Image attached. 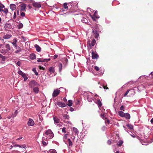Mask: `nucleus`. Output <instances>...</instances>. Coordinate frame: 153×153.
I'll return each mask as SVG.
<instances>
[{"label": "nucleus", "instance_id": "obj_1", "mask_svg": "<svg viewBox=\"0 0 153 153\" xmlns=\"http://www.w3.org/2000/svg\"><path fill=\"white\" fill-rule=\"evenodd\" d=\"M44 135L45 136L46 138L48 139H51L54 136V134L53 132L50 129H48L45 132Z\"/></svg>", "mask_w": 153, "mask_h": 153}, {"label": "nucleus", "instance_id": "obj_2", "mask_svg": "<svg viewBox=\"0 0 153 153\" xmlns=\"http://www.w3.org/2000/svg\"><path fill=\"white\" fill-rule=\"evenodd\" d=\"M10 50V46L9 44H7L5 47H2L1 52L5 54L9 52V51Z\"/></svg>", "mask_w": 153, "mask_h": 153}, {"label": "nucleus", "instance_id": "obj_3", "mask_svg": "<svg viewBox=\"0 0 153 153\" xmlns=\"http://www.w3.org/2000/svg\"><path fill=\"white\" fill-rule=\"evenodd\" d=\"M28 85L30 88H34V87H39V85L35 80H33L30 81Z\"/></svg>", "mask_w": 153, "mask_h": 153}, {"label": "nucleus", "instance_id": "obj_4", "mask_svg": "<svg viewBox=\"0 0 153 153\" xmlns=\"http://www.w3.org/2000/svg\"><path fill=\"white\" fill-rule=\"evenodd\" d=\"M96 40L94 39L91 42V43L90 41H88L87 42V44H88V47L89 49H91V46H93L96 43Z\"/></svg>", "mask_w": 153, "mask_h": 153}, {"label": "nucleus", "instance_id": "obj_5", "mask_svg": "<svg viewBox=\"0 0 153 153\" xmlns=\"http://www.w3.org/2000/svg\"><path fill=\"white\" fill-rule=\"evenodd\" d=\"M60 92V90H59L57 89L54 90L52 94V96L54 97H56L59 95Z\"/></svg>", "mask_w": 153, "mask_h": 153}, {"label": "nucleus", "instance_id": "obj_6", "mask_svg": "<svg viewBox=\"0 0 153 153\" xmlns=\"http://www.w3.org/2000/svg\"><path fill=\"white\" fill-rule=\"evenodd\" d=\"M92 58L93 59H97L99 57L98 55L97 54L95 53L93 51V50H92Z\"/></svg>", "mask_w": 153, "mask_h": 153}, {"label": "nucleus", "instance_id": "obj_7", "mask_svg": "<svg viewBox=\"0 0 153 153\" xmlns=\"http://www.w3.org/2000/svg\"><path fill=\"white\" fill-rule=\"evenodd\" d=\"M34 124V122L32 119H29V121L27 123V125L28 126H33Z\"/></svg>", "mask_w": 153, "mask_h": 153}, {"label": "nucleus", "instance_id": "obj_8", "mask_svg": "<svg viewBox=\"0 0 153 153\" xmlns=\"http://www.w3.org/2000/svg\"><path fill=\"white\" fill-rule=\"evenodd\" d=\"M50 60V59H43V58H40L37 60V61L38 62H48Z\"/></svg>", "mask_w": 153, "mask_h": 153}, {"label": "nucleus", "instance_id": "obj_9", "mask_svg": "<svg viewBox=\"0 0 153 153\" xmlns=\"http://www.w3.org/2000/svg\"><path fill=\"white\" fill-rule=\"evenodd\" d=\"M19 6L20 7V11L21 12L25 11L26 9V4H22L20 5Z\"/></svg>", "mask_w": 153, "mask_h": 153}, {"label": "nucleus", "instance_id": "obj_10", "mask_svg": "<svg viewBox=\"0 0 153 153\" xmlns=\"http://www.w3.org/2000/svg\"><path fill=\"white\" fill-rule=\"evenodd\" d=\"M99 26H100L99 25L95 24L94 28V30H94L95 31L100 32L99 29Z\"/></svg>", "mask_w": 153, "mask_h": 153}, {"label": "nucleus", "instance_id": "obj_11", "mask_svg": "<svg viewBox=\"0 0 153 153\" xmlns=\"http://www.w3.org/2000/svg\"><path fill=\"white\" fill-rule=\"evenodd\" d=\"M57 104L59 107L62 108L64 107L66 105L65 103L60 102H57Z\"/></svg>", "mask_w": 153, "mask_h": 153}, {"label": "nucleus", "instance_id": "obj_12", "mask_svg": "<svg viewBox=\"0 0 153 153\" xmlns=\"http://www.w3.org/2000/svg\"><path fill=\"white\" fill-rule=\"evenodd\" d=\"M33 6L36 8H39L41 7V5L39 3L34 2L32 4Z\"/></svg>", "mask_w": 153, "mask_h": 153}, {"label": "nucleus", "instance_id": "obj_13", "mask_svg": "<svg viewBox=\"0 0 153 153\" xmlns=\"http://www.w3.org/2000/svg\"><path fill=\"white\" fill-rule=\"evenodd\" d=\"M100 32L95 31L94 30H92V32L93 33L94 37L96 38H97L99 36V32Z\"/></svg>", "mask_w": 153, "mask_h": 153}, {"label": "nucleus", "instance_id": "obj_14", "mask_svg": "<svg viewBox=\"0 0 153 153\" xmlns=\"http://www.w3.org/2000/svg\"><path fill=\"white\" fill-rule=\"evenodd\" d=\"M1 12H3L6 15H7V13H9L10 15H12V14L10 13H9L8 10L7 8H4V10H1L0 11Z\"/></svg>", "mask_w": 153, "mask_h": 153}, {"label": "nucleus", "instance_id": "obj_15", "mask_svg": "<svg viewBox=\"0 0 153 153\" xmlns=\"http://www.w3.org/2000/svg\"><path fill=\"white\" fill-rule=\"evenodd\" d=\"M18 73L19 75H21L23 77H25V76L26 75V74L23 72L19 70L18 72Z\"/></svg>", "mask_w": 153, "mask_h": 153}, {"label": "nucleus", "instance_id": "obj_16", "mask_svg": "<svg viewBox=\"0 0 153 153\" xmlns=\"http://www.w3.org/2000/svg\"><path fill=\"white\" fill-rule=\"evenodd\" d=\"M10 7L11 9L14 10L16 9V6L15 4H11L10 5Z\"/></svg>", "mask_w": 153, "mask_h": 153}, {"label": "nucleus", "instance_id": "obj_17", "mask_svg": "<svg viewBox=\"0 0 153 153\" xmlns=\"http://www.w3.org/2000/svg\"><path fill=\"white\" fill-rule=\"evenodd\" d=\"M33 91L35 94H38L39 91V88L37 87H34L33 88Z\"/></svg>", "mask_w": 153, "mask_h": 153}, {"label": "nucleus", "instance_id": "obj_18", "mask_svg": "<svg viewBox=\"0 0 153 153\" xmlns=\"http://www.w3.org/2000/svg\"><path fill=\"white\" fill-rule=\"evenodd\" d=\"M35 47L36 48V50L38 52H40L41 51V48L38 45H35Z\"/></svg>", "mask_w": 153, "mask_h": 153}, {"label": "nucleus", "instance_id": "obj_19", "mask_svg": "<svg viewBox=\"0 0 153 153\" xmlns=\"http://www.w3.org/2000/svg\"><path fill=\"white\" fill-rule=\"evenodd\" d=\"M125 114V113L123 111H120L118 112L119 115L122 117H124V115Z\"/></svg>", "mask_w": 153, "mask_h": 153}, {"label": "nucleus", "instance_id": "obj_20", "mask_svg": "<svg viewBox=\"0 0 153 153\" xmlns=\"http://www.w3.org/2000/svg\"><path fill=\"white\" fill-rule=\"evenodd\" d=\"M96 103L97 104L99 107H101L102 105L100 99L97 100Z\"/></svg>", "mask_w": 153, "mask_h": 153}, {"label": "nucleus", "instance_id": "obj_21", "mask_svg": "<svg viewBox=\"0 0 153 153\" xmlns=\"http://www.w3.org/2000/svg\"><path fill=\"white\" fill-rule=\"evenodd\" d=\"M127 119H130L131 116L130 114L128 113H126L124 115V117Z\"/></svg>", "mask_w": 153, "mask_h": 153}, {"label": "nucleus", "instance_id": "obj_22", "mask_svg": "<svg viewBox=\"0 0 153 153\" xmlns=\"http://www.w3.org/2000/svg\"><path fill=\"white\" fill-rule=\"evenodd\" d=\"M53 120L54 122L56 123H58L60 121L56 117H53Z\"/></svg>", "mask_w": 153, "mask_h": 153}, {"label": "nucleus", "instance_id": "obj_23", "mask_svg": "<svg viewBox=\"0 0 153 153\" xmlns=\"http://www.w3.org/2000/svg\"><path fill=\"white\" fill-rule=\"evenodd\" d=\"M49 71L51 73L54 72L55 70L54 68L53 67H50L49 69Z\"/></svg>", "mask_w": 153, "mask_h": 153}, {"label": "nucleus", "instance_id": "obj_24", "mask_svg": "<svg viewBox=\"0 0 153 153\" xmlns=\"http://www.w3.org/2000/svg\"><path fill=\"white\" fill-rule=\"evenodd\" d=\"M13 147H19L20 148H22L25 149V147L24 146H21L18 144H15L13 146Z\"/></svg>", "mask_w": 153, "mask_h": 153}, {"label": "nucleus", "instance_id": "obj_25", "mask_svg": "<svg viewBox=\"0 0 153 153\" xmlns=\"http://www.w3.org/2000/svg\"><path fill=\"white\" fill-rule=\"evenodd\" d=\"M11 37V35L7 34L4 35L3 37V38L4 39H9Z\"/></svg>", "mask_w": 153, "mask_h": 153}, {"label": "nucleus", "instance_id": "obj_26", "mask_svg": "<svg viewBox=\"0 0 153 153\" xmlns=\"http://www.w3.org/2000/svg\"><path fill=\"white\" fill-rule=\"evenodd\" d=\"M17 42V41L16 40V39H14L13 40V42L12 43V44L15 47H16L17 45L16 44Z\"/></svg>", "mask_w": 153, "mask_h": 153}, {"label": "nucleus", "instance_id": "obj_27", "mask_svg": "<svg viewBox=\"0 0 153 153\" xmlns=\"http://www.w3.org/2000/svg\"><path fill=\"white\" fill-rule=\"evenodd\" d=\"M30 58L32 59H34L36 58V55L33 53H32L30 55Z\"/></svg>", "mask_w": 153, "mask_h": 153}, {"label": "nucleus", "instance_id": "obj_28", "mask_svg": "<svg viewBox=\"0 0 153 153\" xmlns=\"http://www.w3.org/2000/svg\"><path fill=\"white\" fill-rule=\"evenodd\" d=\"M126 126L130 130L133 129V126L131 124H127L126 125Z\"/></svg>", "mask_w": 153, "mask_h": 153}, {"label": "nucleus", "instance_id": "obj_29", "mask_svg": "<svg viewBox=\"0 0 153 153\" xmlns=\"http://www.w3.org/2000/svg\"><path fill=\"white\" fill-rule=\"evenodd\" d=\"M68 103L67 105L69 107L71 106L73 104L72 101L71 100H69L68 101Z\"/></svg>", "mask_w": 153, "mask_h": 153}, {"label": "nucleus", "instance_id": "obj_30", "mask_svg": "<svg viewBox=\"0 0 153 153\" xmlns=\"http://www.w3.org/2000/svg\"><path fill=\"white\" fill-rule=\"evenodd\" d=\"M123 143V142L122 140H120L118 142V143H117V145L119 146H122V144Z\"/></svg>", "mask_w": 153, "mask_h": 153}, {"label": "nucleus", "instance_id": "obj_31", "mask_svg": "<svg viewBox=\"0 0 153 153\" xmlns=\"http://www.w3.org/2000/svg\"><path fill=\"white\" fill-rule=\"evenodd\" d=\"M63 117L64 119H69V116L68 115L64 114L63 115Z\"/></svg>", "mask_w": 153, "mask_h": 153}, {"label": "nucleus", "instance_id": "obj_32", "mask_svg": "<svg viewBox=\"0 0 153 153\" xmlns=\"http://www.w3.org/2000/svg\"><path fill=\"white\" fill-rule=\"evenodd\" d=\"M73 131L75 132V135H76V134H77V133L78 132V129L75 127H74L73 128Z\"/></svg>", "mask_w": 153, "mask_h": 153}, {"label": "nucleus", "instance_id": "obj_33", "mask_svg": "<svg viewBox=\"0 0 153 153\" xmlns=\"http://www.w3.org/2000/svg\"><path fill=\"white\" fill-rule=\"evenodd\" d=\"M32 71L34 72L35 74L36 75L38 76V73L36 71V69L35 68H33L32 69Z\"/></svg>", "mask_w": 153, "mask_h": 153}, {"label": "nucleus", "instance_id": "obj_34", "mask_svg": "<svg viewBox=\"0 0 153 153\" xmlns=\"http://www.w3.org/2000/svg\"><path fill=\"white\" fill-rule=\"evenodd\" d=\"M68 145L69 146H71L72 145V143L71 141V140L69 138L68 139Z\"/></svg>", "mask_w": 153, "mask_h": 153}, {"label": "nucleus", "instance_id": "obj_35", "mask_svg": "<svg viewBox=\"0 0 153 153\" xmlns=\"http://www.w3.org/2000/svg\"><path fill=\"white\" fill-rule=\"evenodd\" d=\"M82 22L86 23L87 22V20L85 18H83L81 20Z\"/></svg>", "mask_w": 153, "mask_h": 153}, {"label": "nucleus", "instance_id": "obj_36", "mask_svg": "<svg viewBox=\"0 0 153 153\" xmlns=\"http://www.w3.org/2000/svg\"><path fill=\"white\" fill-rule=\"evenodd\" d=\"M18 28L21 29L23 27V25L22 23H20L18 25Z\"/></svg>", "mask_w": 153, "mask_h": 153}, {"label": "nucleus", "instance_id": "obj_37", "mask_svg": "<svg viewBox=\"0 0 153 153\" xmlns=\"http://www.w3.org/2000/svg\"><path fill=\"white\" fill-rule=\"evenodd\" d=\"M63 7L64 8L66 9L68 8V7L67 6V4L66 3H65L63 4Z\"/></svg>", "mask_w": 153, "mask_h": 153}, {"label": "nucleus", "instance_id": "obj_38", "mask_svg": "<svg viewBox=\"0 0 153 153\" xmlns=\"http://www.w3.org/2000/svg\"><path fill=\"white\" fill-rule=\"evenodd\" d=\"M4 5L1 4V5L0 6V12L1 11V10H3V9L4 8Z\"/></svg>", "mask_w": 153, "mask_h": 153}, {"label": "nucleus", "instance_id": "obj_39", "mask_svg": "<svg viewBox=\"0 0 153 153\" xmlns=\"http://www.w3.org/2000/svg\"><path fill=\"white\" fill-rule=\"evenodd\" d=\"M130 91V89H128L126 91V93L124 94V96L125 97L128 94V93Z\"/></svg>", "mask_w": 153, "mask_h": 153}, {"label": "nucleus", "instance_id": "obj_40", "mask_svg": "<svg viewBox=\"0 0 153 153\" xmlns=\"http://www.w3.org/2000/svg\"><path fill=\"white\" fill-rule=\"evenodd\" d=\"M62 65L61 63H60L59 66V71H61L62 69Z\"/></svg>", "mask_w": 153, "mask_h": 153}, {"label": "nucleus", "instance_id": "obj_41", "mask_svg": "<svg viewBox=\"0 0 153 153\" xmlns=\"http://www.w3.org/2000/svg\"><path fill=\"white\" fill-rule=\"evenodd\" d=\"M68 135V134H65L64 137H63V139L64 140H66L67 138V135Z\"/></svg>", "mask_w": 153, "mask_h": 153}, {"label": "nucleus", "instance_id": "obj_42", "mask_svg": "<svg viewBox=\"0 0 153 153\" xmlns=\"http://www.w3.org/2000/svg\"><path fill=\"white\" fill-rule=\"evenodd\" d=\"M65 129L66 128L65 127H63L62 128V131L64 133L66 132V131Z\"/></svg>", "mask_w": 153, "mask_h": 153}, {"label": "nucleus", "instance_id": "obj_43", "mask_svg": "<svg viewBox=\"0 0 153 153\" xmlns=\"http://www.w3.org/2000/svg\"><path fill=\"white\" fill-rule=\"evenodd\" d=\"M94 69L97 71H98L99 70V68L97 66H95L94 67Z\"/></svg>", "mask_w": 153, "mask_h": 153}, {"label": "nucleus", "instance_id": "obj_44", "mask_svg": "<svg viewBox=\"0 0 153 153\" xmlns=\"http://www.w3.org/2000/svg\"><path fill=\"white\" fill-rule=\"evenodd\" d=\"M39 68L40 70H45V68L43 67H41V66H39Z\"/></svg>", "mask_w": 153, "mask_h": 153}, {"label": "nucleus", "instance_id": "obj_45", "mask_svg": "<svg viewBox=\"0 0 153 153\" xmlns=\"http://www.w3.org/2000/svg\"><path fill=\"white\" fill-rule=\"evenodd\" d=\"M124 106L123 105L120 107V109L121 110L124 111Z\"/></svg>", "mask_w": 153, "mask_h": 153}, {"label": "nucleus", "instance_id": "obj_46", "mask_svg": "<svg viewBox=\"0 0 153 153\" xmlns=\"http://www.w3.org/2000/svg\"><path fill=\"white\" fill-rule=\"evenodd\" d=\"M51 153H57L56 151L54 149H53L51 151Z\"/></svg>", "mask_w": 153, "mask_h": 153}, {"label": "nucleus", "instance_id": "obj_47", "mask_svg": "<svg viewBox=\"0 0 153 153\" xmlns=\"http://www.w3.org/2000/svg\"><path fill=\"white\" fill-rule=\"evenodd\" d=\"M21 16L22 17L25 16V13H24L23 12H22L21 13Z\"/></svg>", "mask_w": 153, "mask_h": 153}, {"label": "nucleus", "instance_id": "obj_48", "mask_svg": "<svg viewBox=\"0 0 153 153\" xmlns=\"http://www.w3.org/2000/svg\"><path fill=\"white\" fill-rule=\"evenodd\" d=\"M16 47V49L17 50H22V49L20 47H19V46H16V47Z\"/></svg>", "mask_w": 153, "mask_h": 153}, {"label": "nucleus", "instance_id": "obj_49", "mask_svg": "<svg viewBox=\"0 0 153 153\" xmlns=\"http://www.w3.org/2000/svg\"><path fill=\"white\" fill-rule=\"evenodd\" d=\"M23 78H24V81H26L27 80V79H28L27 77L26 76V75L25 76V77H23Z\"/></svg>", "mask_w": 153, "mask_h": 153}, {"label": "nucleus", "instance_id": "obj_50", "mask_svg": "<svg viewBox=\"0 0 153 153\" xmlns=\"http://www.w3.org/2000/svg\"><path fill=\"white\" fill-rule=\"evenodd\" d=\"M21 51V50H17V51H16L15 52L16 53H18L19 52H20V51Z\"/></svg>", "mask_w": 153, "mask_h": 153}, {"label": "nucleus", "instance_id": "obj_51", "mask_svg": "<svg viewBox=\"0 0 153 153\" xmlns=\"http://www.w3.org/2000/svg\"><path fill=\"white\" fill-rule=\"evenodd\" d=\"M105 123L108 124H109L110 123V121L109 120H107L105 121Z\"/></svg>", "mask_w": 153, "mask_h": 153}, {"label": "nucleus", "instance_id": "obj_52", "mask_svg": "<svg viewBox=\"0 0 153 153\" xmlns=\"http://www.w3.org/2000/svg\"><path fill=\"white\" fill-rule=\"evenodd\" d=\"M17 64L18 66H20L21 64V62L20 61H18L17 62Z\"/></svg>", "mask_w": 153, "mask_h": 153}, {"label": "nucleus", "instance_id": "obj_53", "mask_svg": "<svg viewBox=\"0 0 153 153\" xmlns=\"http://www.w3.org/2000/svg\"><path fill=\"white\" fill-rule=\"evenodd\" d=\"M111 141L110 140H108V141H107V143L109 145H110L111 144Z\"/></svg>", "mask_w": 153, "mask_h": 153}, {"label": "nucleus", "instance_id": "obj_54", "mask_svg": "<svg viewBox=\"0 0 153 153\" xmlns=\"http://www.w3.org/2000/svg\"><path fill=\"white\" fill-rule=\"evenodd\" d=\"M2 59V61H4L5 59V57L4 56H3L1 58Z\"/></svg>", "mask_w": 153, "mask_h": 153}, {"label": "nucleus", "instance_id": "obj_55", "mask_svg": "<svg viewBox=\"0 0 153 153\" xmlns=\"http://www.w3.org/2000/svg\"><path fill=\"white\" fill-rule=\"evenodd\" d=\"M14 114L15 115L14 116V117H15L16 116L17 114V111L16 110L15 112H14Z\"/></svg>", "mask_w": 153, "mask_h": 153}, {"label": "nucleus", "instance_id": "obj_56", "mask_svg": "<svg viewBox=\"0 0 153 153\" xmlns=\"http://www.w3.org/2000/svg\"><path fill=\"white\" fill-rule=\"evenodd\" d=\"M14 19H15L16 17V14L15 12H14L13 16Z\"/></svg>", "mask_w": 153, "mask_h": 153}, {"label": "nucleus", "instance_id": "obj_57", "mask_svg": "<svg viewBox=\"0 0 153 153\" xmlns=\"http://www.w3.org/2000/svg\"><path fill=\"white\" fill-rule=\"evenodd\" d=\"M103 87L104 89H108V87H107V86H103Z\"/></svg>", "mask_w": 153, "mask_h": 153}, {"label": "nucleus", "instance_id": "obj_58", "mask_svg": "<svg viewBox=\"0 0 153 153\" xmlns=\"http://www.w3.org/2000/svg\"><path fill=\"white\" fill-rule=\"evenodd\" d=\"M63 101L65 102H66L67 101V100L66 99V98L65 97H64L63 98Z\"/></svg>", "mask_w": 153, "mask_h": 153}, {"label": "nucleus", "instance_id": "obj_59", "mask_svg": "<svg viewBox=\"0 0 153 153\" xmlns=\"http://www.w3.org/2000/svg\"><path fill=\"white\" fill-rule=\"evenodd\" d=\"M57 56H58L57 55H55L53 56V58L54 59H55L57 58Z\"/></svg>", "mask_w": 153, "mask_h": 153}, {"label": "nucleus", "instance_id": "obj_60", "mask_svg": "<svg viewBox=\"0 0 153 153\" xmlns=\"http://www.w3.org/2000/svg\"><path fill=\"white\" fill-rule=\"evenodd\" d=\"M70 110L71 111H74V109L73 108L71 107L70 108Z\"/></svg>", "mask_w": 153, "mask_h": 153}, {"label": "nucleus", "instance_id": "obj_61", "mask_svg": "<svg viewBox=\"0 0 153 153\" xmlns=\"http://www.w3.org/2000/svg\"><path fill=\"white\" fill-rule=\"evenodd\" d=\"M101 117L103 119H104L105 117L104 114H101Z\"/></svg>", "mask_w": 153, "mask_h": 153}, {"label": "nucleus", "instance_id": "obj_62", "mask_svg": "<svg viewBox=\"0 0 153 153\" xmlns=\"http://www.w3.org/2000/svg\"><path fill=\"white\" fill-rule=\"evenodd\" d=\"M42 144L43 145H45L46 144V143L45 141H43L42 142Z\"/></svg>", "mask_w": 153, "mask_h": 153}, {"label": "nucleus", "instance_id": "obj_63", "mask_svg": "<svg viewBox=\"0 0 153 153\" xmlns=\"http://www.w3.org/2000/svg\"><path fill=\"white\" fill-rule=\"evenodd\" d=\"M151 122L153 124V118L151 120Z\"/></svg>", "mask_w": 153, "mask_h": 153}, {"label": "nucleus", "instance_id": "obj_64", "mask_svg": "<svg viewBox=\"0 0 153 153\" xmlns=\"http://www.w3.org/2000/svg\"><path fill=\"white\" fill-rule=\"evenodd\" d=\"M3 56L1 54H0V58H1Z\"/></svg>", "mask_w": 153, "mask_h": 153}]
</instances>
